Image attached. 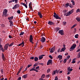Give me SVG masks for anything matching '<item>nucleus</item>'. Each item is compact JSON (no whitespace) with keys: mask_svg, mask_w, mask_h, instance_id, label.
Here are the masks:
<instances>
[{"mask_svg":"<svg viewBox=\"0 0 80 80\" xmlns=\"http://www.w3.org/2000/svg\"><path fill=\"white\" fill-rule=\"evenodd\" d=\"M19 7V5L18 4H16L14 6V7L12 8V9H16V8H17Z\"/></svg>","mask_w":80,"mask_h":80,"instance_id":"nucleus-11","label":"nucleus"},{"mask_svg":"<svg viewBox=\"0 0 80 80\" xmlns=\"http://www.w3.org/2000/svg\"><path fill=\"white\" fill-rule=\"evenodd\" d=\"M52 65V60L50 59L48 60V62L47 63V65Z\"/></svg>","mask_w":80,"mask_h":80,"instance_id":"nucleus-9","label":"nucleus"},{"mask_svg":"<svg viewBox=\"0 0 80 80\" xmlns=\"http://www.w3.org/2000/svg\"><path fill=\"white\" fill-rule=\"evenodd\" d=\"M7 12H8V10L7 9H4L3 11V15H6L7 14Z\"/></svg>","mask_w":80,"mask_h":80,"instance_id":"nucleus-8","label":"nucleus"},{"mask_svg":"<svg viewBox=\"0 0 80 80\" xmlns=\"http://www.w3.org/2000/svg\"><path fill=\"white\" fill-rule=\"evenodd\" d=\"M45 75L44 74H43L42 76H41V78H45Z\"/></svg>","mask_w":80,"mask_h":80,"instance_id":"nucleus-27","label":"nucleus"},{"mask_svg":"<svg viewBox=\"0 0 80 80\" xmlns=\"http://www.w3.org/2000/svg\"><path fill=\"white\" fill-rule=\"evenodd\" d=\"M66 24H67V22H63V25H66Z\"/></svg>","mask_w":80,"mask_h":80,"instance_id":"nucleus-56","label":"nucleus"},{"mask_svg":"<svg viewBox=\"0 0 80 80\" xmlns=\"http://www.w3.org/2000/svg\"><path fill=\"white\" fill-rule=\"evenodd\" d=\"M57 73V70H54L52 72V75H55Z\"/></svg>","mask_w":80,"mask_h":80,"instance_id":"nucleus-19","label":"nucleus"},{"mask_svg":"<svg viewBox=\"0 0 80 80\" xmlns=\"http://www.w3.org/2000/svg\"><path fill=\"white\" fill-rule=\"evenodd\" d=\"M39 80H46L45 79H43V78H40L39 79Z\"/></svg>","mask_w":80,"mask_h":80,"instance_id":"nucleus-64","label":"nucleus"},{"mask_svg":"<svg viewBox=\"0 0 80 80\" xmlns=\"http://www.w3.org/2000/svg\"><path fill=\"white\" fill-rule=\"evenodd\" d=\"M46 40V39H45V38L44 37H42L40 40V41L42 43H44V42H45Z\"/></svg>","mask_w":80,"mask_h":80,"instance_id":"nucleus-6","label":"nucleus"},{"mask_svg":"<svg viewBox=\"0 0 80 80\" xmlns=\"http://www.w3.org/2000/svg\"><path fill=\"white\" fill-rule=\"evenodd\" d=\"M2 59L4 61H5V60H6V59H5V58H2Z\"/></svg>","mask_w":80,"mask_h":80,"instance_id":"nucleus-54","label":"nucleus"},{"mask_svg":"<svg viewBox=\"0 0 80 80\" xmlns=\"http://www.w3.org/2000/svg\"><path fill=\"white\" fill-rule=\"evenodd\" d=\"M50 72V69H48L47 71V73H49Z\"/></svg>","mask_w":80,"mask_h":80,"instance_id":"nucleus-43","label":"nucleus"},{"mask_svg":"<svg viewBox=\"0 0 80 80\" xmlns=\"http://www.w3.org/2000/svg\"><path fill=\"white\" fill-rule=\"evenodd\" d=\"M78 34H77L75 36V37L76 38H78Z\"/></svg>","mask_w":80,"mask_h":80,"instance_id":"nucleus-34","label":"nucleus"},{"mask_svg":"<svg viewBox=\"0 0 80 80\" xmlns=\"http://www.w3.org/2000/svg\"><path fill=\"white\" fill-rule=\"evenodd\" d=\"M9 38H13V37H12V36H11L10 35H9Z\"/></svg>","mask_w":80,"mask_h":80,"instance_id":"nucleus-55","label":"nucleus"},{"mask_svg":"<svg viewBox=\"0 0 80 80\" xmlns=\"http://www.w3.org/2000/svg\"><path fill=\"white\" fill-rule=\"evenodd\" d=\"M25 43V42H23V41H22V42L21 43H20L21 45H22V47H23L24 46V44Z\"/></svg>","mask_w":80,"mask_h":80,"instance_id":"nucleus-25","label":"nucleus"},{"mask_svg":"<svg viewBox=\"0 0 80 80\" xmlns=\"http://www.w3.org/2000/svg\"><path fill=\"white\" fill-rule=\"evenodd\" d=\"M48 24L49 25H54V24H55L54 23V22H52L49 21L48 22Z\"/></svg>","mask_w":80,"mask_h":80,"instance_id":"nucleus-12","label":"nucleus"},{"mask_svg":"<svg viewBox=\"0 0 80 80\" xmlns=\"http://www.w3.org/2000/svg\"><path fill=\"white\" fill-rule=\"evenodd\" d=\"M73 12H74L73 11V9H72L70 11L68 12L67 13V14L66 15V16L67 17V16H70L72 13H73Z\"/></svg>","mask_w":80,"mask_h":80,"instance_id":"nucleus-3","label":"nucleus"},{"mask_svg":"<svg viewBox=\"0 0 80 80\" xmlns=\"http://www.w3.org/2000/svg\"><path fill=\"white\" fill-rule=\"evenodd\" d=\"M15 1V3H17V2H18V0H11L9 2V3H12V2H14Z\"/></svg>","mask_w":80,"mask_h":80,"instance_id":"nucleus-10","label":"nucleus"},{"mask_svg":"<svg viewBox=\"0 0 80 80\" xmlns=\"http://www.w3.org/2000/svg\"><path fill=\"white\" fill-rule=\"evenodd\" d=\"M68 80H70V79H71L70 77L69 76H68Z\"/></svg>","mask_w":80,"mask_h":80,"instance_id":"nucleus-57","label":"nucleus"},{"mask_svg":"<svg viewBox=\"0 0 80 80\" xmlns=\"http://www.w3.org/2000/svg\"><path fill=\"white\" fill-rule=\"evenodd\" d=\"M80 12V9H77L76 10V12L77 13H78V12Z\"/></svg>","mask_w":80,"mask_h":80,"instance_id":"nucleus-40","label":"nucleus"},{"mask_svg":"<svg viewBox=\"0 0 80 80\" xmlns=\"http://www.w3.org/2000/svg\"><path fill=\"white\" fill-rule=\"evenodd\" d=\"M0 49H1V50H2V52H4V51H5V49H3V47L1 48Z\"/></svg>","mask_w":80,"mask_h":80,"instance_id":"nucleus-33","label":"nucleus"},{"mask_svg":"<svg viewBox=\"0 0 80 80\" xmlns=\"http://www.w3.org/2000/svg\"><path fill=\"white\" fill-rule=\"evenodd\" d=\"M74 59H73L72 61V63H75V62H76L75 61H73V60Z\"/></svg>","mask_w":80,"mask_h":80,"instance_id":"nucleus-47","label":"nucleus"},{"mask_svg":"<svg viewBox=\"0 0 80 80\" xmlns=\"http://www.w3.org/2000/svg\"><path fill=\"white\" fill-rule=\"evenodd\" d=\"M58 33L60 34L61 35H64V31L62 30H60L58 31Z\"/></svg>","mask_w":80,"mask_h":80,"instance_id":"nucleus-5","label":"nucleus"},{"mask_svg":"<svg viewBox=\"0 0 80 80\" xmlns=\"http://www.w3.org/2000/svg\"><path fill=\"white\" fill-rule=\"evenodd\" d=\"M45 55H41L39 57V60H41V59H42L43 58V56H45Z\"/></svg>","mask_w":80,"mask_h":80,"instance_id":"nucleus-15","label":"nucleus"},{"mask_svg":"<svg viewBox=\"0 0 80 80\" xmlns=\"http://www.w3.org/2000/svg\"><path fill=\"white\" fill-rule=\"evenodd\" d=\"M21 79H22V78L21 77H19L18 79L17 80H21Z\"/></svg>","mask_w":80,"mask_h":80,"instance_id":"nucleus-53","label":"nucleus"},{"mask_svg":"<svg viewBox=\"0 0 80 80\" xmlns=\"http://www.w3.org/2000/svg\"><path fill=\"white\" fill-rule=\"evenodd\" d=\"M69 6V3H67L66 4H65V7H68Z\"/></svg>","mask_w":80,"mask_h":80,"instance_id":"nucleus-26","label":"nucleus"},{"mask_svg":"<svg viewBox=\"0 0 80 80\" xmlns=\"http://www.w3.org/2000/svg\"><path fill=\"white\" fill-rule=\"evenodd\" d=\"M17 13H18V14H20V10H18L17 11Z\"/></svg>","mask_w":80,"mask_h":80,"instance_id":"nucleus-41","label":"nucleus"},{"mask_svg":"<svg viewBox=\"0 0 80 80\" xmlns=\"http://www.w3.org/2000/svg\"><path fill=\"white\" fill-rule=\"evenodd\" d=\"M35 69H33V68H32L30 70V72H32V71H35Z\"/></svg>","mask_w":80,"mask_h":80,"instance_id":"nucleus-29","label":"nucleus"},{"mask_svg":"<svg viewBox=\"0 0 80 80\" xmlns=\"http://www.w3.org/2000/svg\"><path fill=\"white\" fill-rule=\"evenodd\" d=\"M9 22L10 23V27H12V26L13 25V22H12V21L10 20L9 21Z\"/></svg>","mask_w":80,"mask_h":80,"instance_id":"nucleus-13","label":"nucleus"},{"mask_svg":"<svg viewBox=\"0 0 80 80\" xmlns=\"http://www.w3.org/2000/svg\"><path fill=\"white\" fill-rule=\"evenodd\" d=\"M23 34H24V32H22L20 33V34H19V35L20 36H21V35H23Z\"/></svg>","mask_w":80,"mask_h":80,"instance_id":"nucleus-39","label":"nucleus"},{"mask_svg":"<svg viewBox=\"0 0 80 80\" xmlns=\"http://www.w3.org/2000/svg\"><path fill=\"white\" fill-rule=\"evenodd\" d=\"M22 5H23L24 6H25L26 8H27V5H26V4L23 3H22Z\"/></svg>","mask_w":80,"mask_h":80,"instance_id":"nucleus-23","label":"nucleus"},{"mask_svg":"<svg viewBox=\"0 0 80 80\" xmlns=\"http://www.w3.org/2000/svg\"><path fill=\"white\" fill-rule=\"evenodd\" d=\"M66 50V48H62L61 50H60V52H65V50Z\"/></svg>","mask_w":80,"mask_h":80,"instance_id":"nucleus-18","label":"nucleus"},{"mask_svg":"<svg viewBox=\"0 0 80 80\" xmlns=\"http://www.w3.org/2000/svg\"><path fill=\"white\" fill-rule=\"evenodd\" d=\"M49 57L51 59H53V57H52V56L51 55L49 56Z\"/></svg>","mask_w":80,"mask_h":80,"instance_id":"nucleus-48","label":"nucleus"},{"mask_svg":"<svg viewBox=\"0 0 80 80\" xmlns=\"http://www.w3.org/2000/svg\"><path fill=\"white\" fill-rule=\"evenodd\" d=\"M76 46H77V45H76V44H73L72 47H71V48H70V51H73V50L74 49H75V48L76 47Z\"/></svg>","mask_w":80,"mask_h":80,"instance_id":"nucleus-2","label":"nucleus"},{"mask_svg":"<svg viewBox=\"0 0 80 80\" xmlns=\"http://www.w3.org/2000/svg\"><path fill=\"white\" fill-rule=\"evenodd\" d=\"M29 41L31 43H32V44L34 43L33 42V36H32V35H30V36Z\"/></svg>","mask_w":80,"mask_h":80,"instance_id":"nucleus-4","label":"nucleus"},{"mask_svg":"<svg viewBox=\"0 0 80 80\" xmlns=\"http://www.w3.org/2000/svg\"><path fill=\"white\" fill-rule=\"evenodd\" d=\"M59 60H61L62 59V56L59 55H58V58H59Z\"/></svg>","mask_w":80,"mask_h":80,"instance_id":"nucleus-16","label":"nucleus"},{"mask_svg":"<svg viewBox=\"0 0 80 80\" xmlns=\"http://www.w3.org/2000/svg\"><path fill=\"white\" fill-rule=\"evenodd\" d=\"M68 55V52H66V53L65 54V56H67Z\"/></svg>","mask_w":80,"mask_h":80,"instance_id":"nucleus-59","label":"nucleus"},{"mask_svg":"<svg viewBox=\"0 0 80 80\" xmlns=\"http://www.w3.org/2000/svg\"><path fill=\"white\" fill-rule=\"evenodd\" d=\"M71 2H72V5H75V1H73V0H72L71 1Z\"/></svg>","mask_w":80,"mask_h":80,"instance_id":"nucleus-22","label":"nucleus"},{"mask_svg":"<svg viewBox=\"0 0 80 80\" xmlns=\"http://www.w3.org/2000/svg\"><path fill=\"white\" fill-rule=\"evenodd\" d=\"M53 17L56 19H60V20H61V18H60V17H59V16L57 14V13L55 12L54 13V15L53 16Z\"/></svg>","mask_w":80,"mask_h":80,"instance_id":"nucleus-1","label":"nucleus"},{"mask_svg":"<svg viewBox=\"0 0 80 80\" xmlns=\"http://www.w3.org/2000/svg\"><path fill=\"white\" fill-rule=\"evenodd\" d=\"M69 7L70 8H73V6L72 4L70 3V4H69Z\"/></svg>","mask_w":80,"mask_h":80,"instance_id":"nucleus-31","label":"nucleus"},{"mask_svg":"<svg viewBox=\"0 0 80 80\" xmlns=\"http://www.w3.org/2000/svg\"><path fill=\"white\" fill-rule=\"evenodd\" d=\"M60 28L57 27L56 28H55V31L56 32H57L58 31H59L60 30Z\"/></svg>","mask_w":80,"mask_h":80,"instance_id":"nucleus-17","label":"nucleus"},{"mask_svg":"<svg viewBox=\"0 0 80 80\" xmlns=\"http://www.w3.org/2000/svg\"><path fill=\"white\" fill-rule=\"evenodd\" d=\"M37 66H38V64L37 63H35L33 65V67H37Z\"/></svg>","mask_w":80,"mask_h":80,"instance_id":"nucleus-44","label":"nucleus"},{"mask_svg":"<svg viewBox=\"0 0 80 80\" xmlns=\"http://www.w3.org/2000/svg\"><path fill=\"white\" fill-rule=\"evenodd\" d=\"M32 64H29V65H28V68H29V67H31V66H32Z\"/></svg>","mask_w":80,"mask_h":80,"instance_id":"nucleus-49","label":"nucleus"},{"mask_svg":"<svg viewBox=\"0 0 80 80\" xmlns=\"http://www.w3.org/2000/svg\"><path fill=\"white\" fill-rule=\"evenodd\" d=\"M13 16H12L11 17H8V20H12V19H13Z\"/></svg>","mask_w":80,"mask_h":80,"instance_id":"nucleus-24","label":"nucleus"},{"mask_svg":"<svg viewBox=\"0 0 80 80\" xmlns=\"http://www.w3.org/2000/svg\"><path fill=\"white\" fill-rule=\"evenodd\" d=\"M68 71L69 72V70L70 69V67H68Z\"/></svg>","mask_w":80,"mask_h":80,"instance_id":"nucleus-61","label":"nucleus"},{"mask_svg":"<svg viewBox=\"0 0 80 80\" xmlns=\"http://www.w3.org/2000/svg\"><path fill=\"white\" fill-rule=\"evenodd\" d=\"M55 47H52L51 49L52 50L53 52L55 51Z\"/></svg>","mask_w":80,"mask_h":80,"instance_id":"nucleus-42","label":"nucleus"},{"mask_svg":"<svg viewBox=\"0 0 80 80\" xmlns=\"http://www.w3.org/2000/svg\"><path fill=\"white\" fill-rule=\"evenodd\" d=\"M34 58H35L34 57H31L30 58V59L31 60H34Z\"/></svg>","mask_w":80,"mask_h":80,"instance_id":"nucleus-32","label":"nucleus"},{"mask_svg":"<svg viewBox=\"0 0 80 80\" xmlns=\"http://www.w3.org/2000/svg\"><path fill=\"white\" fill-rule=\"evenodd\" d=\"M61 50V48H59L58 51V52L59 53L60 52V50Z\"/></svg>","mask_w":80,"mask_h":80,"instance_id":"nucleus-50","label":"nucleus"},{"mask_svg":"<svg viewBox=\"0 0 80 80\" xmlns=\"http://www.w3.org/2000/svg\"><path fill=\"white\" fill-rule=\"evenodd\" d=\"M13 43H13V42H12V43H11L10 44H9V47H12V45H13Z\"/></svg>","mask_w":80,"mask_h":80,"instance_id":"nucleus-36","label":"nucleus"},{"mask_svg":"<svg viewBox=\"0 0 80 80\" xmlns=\"http://www.w3.org/2000/svg\"><path fill=\"white\" fill-rule=\"evenodd\" d=\"M80 58V52H78V58Z\"/></svg>","mask_w":80,"mask_h":80,"instance_id":"nucleus-28","label":"nucleus"},{"mask_svg":"<svg viewBox=\"0 0 80 80\" xmlns=\"http://www.w3.org/2000/svg\"><path fill=\"white\" fill-rule=\"evenodd\" d=\"M76 26H77V24H74L72 26V27L71 28H73L75 27Z\"/></svg>","mask_w":80,"mask_h":80,"instance_id":"nucleus-35","label":"nucleus"},{"mask_svg":"<svg viewBox=\"0 0 80 80\" xmlns=\"http://www.w3.org/2000/svg\"><path fill=\"white\" fill-rule=\"evenodd\" d=\"M32 2H30L29 4V7H32Z\"/></svg>","mask_w":80,"mask_h":80,"instance_id":"nucleus-37","label":"nucleus"},{"mask_svg":"<svg viewBox=\"0 0 80 80\" xmlns=\"http://www.w3.org/2000/svg\"><path fill=\"white\" fill-rule=\"evenodd\" d=\"M1 72L2 73H3V69H2L1 70Z\"/></svg>","mask_w":80,"mask_h":80,"instance_id":"nucleus-46","label":"nucleus"},{"mask_svg":"<svg viewBox=\"0 0 80 80\" xmlns=\"http://www.w3.org/2000/svg\"><path fill=\"white\" fill-rule=\"evenodd\" d=\"M67 13H66V12H64V16H67Z\"/></svg>","mask_w":80,"mask_h":80,"instance_id":"nucleus-62","label":"nucleus"},{"mask_svg":"<svg viewBox=\"0 0 80 80\" xmlns=\"http://www.w3.org/2000/svg\"><path fill=\"white\" fill-rule=\"evenodd\" d=\"M46 77H47V78H48L50 77V74H48V75H46Z\"/></svg>","mask_w":80,"mask_h":80,"instance_id":"nucleus-51","label":"nucleus"},{"mask_svg":"<svg viewBox=\"0 0 80 80\" xmlns=\"http://www.w3.org/2000/svg\"><path fill=\"white\" fill-rule=\"evenodd\" d=\"M40 68V67L37 66V67H36V70H38V68Z\"/></svg>","mask_w":80,"mask_h":80,"instance_id":"nucleus-52","label":"nucleus"},{"mask_svg":"<svg viewBox=\"0 0 80 80\" xmlns=\"http://www.w3.org/2000/svg\"><path fill=\"white\" fill-rule=\"evenodd\" d=\"M38 15H39V17L41 18H42V15L41 13L40 12V11L38 12Z\"/></svg>","mask_w":80,"mask_h":80,"instance_id":"nucleus-14","label":"nucleus"},{"mask_svg":"<svg viewBox=\"0 0 80 80\" xmlns=\"http://www.w3.org/2000/svg\"><path fill=\"white\" fill-rule=\"evenodd\" d=\"M34 61L35 62H37V61H38V57H35L34 58Z\"/></svg>","mask_w":80,"mask_h":80,"instance_id":"nucleus-21","label":"nucleus"},{"mask_svg":"<svg viewBox=\"0 0 80 80\" xmlns=\"http://www.w3.org/2000/svg\"><path fill=\"white\" fill-rule=\"evenodd\" d=\"M71 60H72V59H70L69 60V62H68V63H70V62H71Z\"/></svg>","mask_w":80,"mask_h":80,"instance_id":"nucleus-58","label":"nucleus"},{"mask_svg":"<svg viewBox=\"0 0 80 80\" xmlns=\"http://www.w3.org/2000/svg\"><path fill=\"white\" fill-rule=\"evenodd\" d=\"M8 46H9V43H7L5 45L4 47V49L5 50H7V49H8Z\"/></svg>","mask_w":80,"mask_h":80,"instance_id":"nucleus-7","label":"nucleus"},{"mask_svg":"<svg viewBox=\"0 0 80 80\" xmlns=\"http://www.w3.org/2000/svg\"><path fill=\"white\" fill-rule=\"evenodd\" d=\"M27 75H28V74H25L24 75H23L22 76V77H23V78H27V77H28Z\"/></svg>","mask_w":80,"mask_h":80,"instance_id":"nucleus-20","label":"nucleus"},{"mask_svg":"<svg viewBox=\"0 0 80 80\" xmlns=\"http://www.w3.org/2000/svg\"><path fill=\"white\" fill-rule=\"evenodd\" d=\"M80 48L77 50V52H80Z\"/></svg>","mask_w":80,"mask_h":80,"instance_id":"nucleus-63","label":"nucleus"},{"mask_svg":"<svg viewBox=\"0 0 80 80\" xmlns=\"http://www.w3.org/2000/svg\"><path fill=\"white\" fill-rule=\"evenodd\" d=\"M5 57V55L3 54V53H2V58H4Z\"/></svg>","mask_w":80,"mask_h":80,"instance_id":"nucleus-45","label":"nucleus"},{"mask_svg":"<svg viewBox=\"0 0 80 80\" xmlns=\"http://www.w3.org/2000/svg\"><path fill=\"white\" fill-rule=\"evenodd\" d=\"M50 53H53V51L51 49L50 51Z\"/></svg>","mask_w":80,"mask_h":80,"instance_id":"nucleus-60","label":"nucleus"},{"mask_svg":"<svg viewBox=\"0 0 80 80\" xmlns=\"http://www.w3.org/2000/svg\"><path fill=\"white\" fill-rule=\"evenodd\" d=\"M76 20L78 21V22H80V18L78 17V18H76Z\"/></svg>","mask_w":80,"mask_h":80,"instance_id":"nucleus-30","label":"nucleus"},{"mask_svg":"<svg viewBox=\"0 0 80 80\" xmlns=\"http://www.w3.org/2000/svg\"><path fill=\"white\" fill-rule=\"evenodd\" d=\"M66 62H67V59H65L63 61V62L64 63H66Z\"/></svg>","mask_w":80,"mask_h":80,"instance_id":"nucleus-38","label":"nucleus"}]
</instances>
